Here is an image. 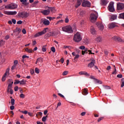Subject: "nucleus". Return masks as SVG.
<instances>
[{
    "mask_svg": "<svg viewBox=\"0 0 124 124\" xmlns=\"http://www.w3.org/2000/svg\"><path fill=\"white\" fill-rule=\"evenodd\" d=\"M45 8L46 10L41 11V13H42V14H43V15H45V16L49 15V14H50V11H51V12H54V11H55V8L54 7L46 6Z\"/></svg>",
    "mask_w": 124,
    "mask_h": 124,
    "instance_id": "obj_1",
    "label": "nucleus"
},
{
    "mask_svg": "<svg viewBox=\"0 0 124 124\" xmlns=\"http://www.w3.org/2000/svg\"><path fill=\"white\" fill-rule=\"evenodd\" d=\"M62 31L65 32H67L68 33H72V32H73L72 27L70 26H66L62 27Z\"/></svg>",
    "mask_w": 124,
    "mask_h": 124,
    "instance_id": "obj_2",
    "label": "nucleus"
},
{
    "mask_svg": "<svg viewBox=\"0 0 124 124\" xmlns=\"http://www.w3.org/2000/svg\"><path fill=\"white\" fill-rule=\"evenodd\" d=\"M74 40L75 42H80L82 40V37H81V34L79 32H78L76 34L74 35Z\"/></svg>",
    "mask_w": 124,
    "mask_h": 124,
    "instance_id": "obj_3",
    "label": "nucleus"
},
{
    "mask_svg": "<svg viewBox=\"0 0 124 124\" xmlns=\"http://www.w3.org/2000/svg\"><path fill=\"white\" fill-rule=\"evenodd\" d=\"M18 16L20 18H28L30 16V13L26 12H19L18 13Z\"/></svg>",
    "mask_w": 124,
    "mask_h": 124,
    "instance_id": "obj_4",
    "label": "nucleus"
},
{
    "mask_svg": "<svg viewBox=\"0 0 124 124\" xmlns=\"http://www.w3.org/2000/svg\"><path fill=\"white\" fill-rule=\"evenodd\" d=\"M46 30H48V28H45L43 31L37 33L35 35V37H38V36H40V35H43V34H45V33L47 32V31H46Z\"/></svg>",
    "mask_w": 124,
    "mask_h": 124,
    "instance_id": "obj_5",
    "label": "nucleus"
},
{
    "mask_svg": "<svg viewBox=\"0 0 124 124\" xmlns=\"http://www.w3.org/2000/svg\"><path fill=\"white\" fill-rule=\"evenodd\" d=\"M46 30H48V28H45L43 31L37 33L35 35V37H38V36H40V35H43V34H45V33L47 32V31H46Z\"/></svg>",
    "mask_w": 124,
    "mask_h": 124,
    "instance_id": "obj_6",
    "label": "nucleus"
},
{
    "mask_svg": "<svg viewBox=\"0 0 124 124\" xmlns=\"http://www.w3.org/2000/svg\"><path fill=\"white\" fill-rule=\"evenodd\" d=\"M91 21V22H94V21H96L97 19V14H92L90 16Z\"/></svg>",
    "mask_w": 124,
    "mask_h": 124,
    "instance_id": "obj_7",
    "label": "nucleus"
},
{
    "mask_svg": "<svg viewBox=\"0 0 124 124\" xmlns=\"http://www.w3.org/2000/svg\"><path fill=\"white\" fill-rule=\"evenodd\" d=\"M124 9V3L119 2L117 4V10H123Z\"/></svg>",
    "mask_w": 124,
    "mask_h": 124,
    "instance_id": "obj_8",
    "label": "nucleus"
},
{
    "mask_svg": "<svg viewBox=\"0 0 124 124\" xmlns=\"http://www.w3.org/2000/svg\"><path fill=\"white\" fill-rule=\"evenodd\" d=\"M4 14L6 15H16V14H17V12L5 11H4Z\"/></svg>",
    "mask_w": 124,
    "mask_h": 124,
    "instance_id": "obj_9",
    "label": "nucleus"
},
{
    "mask_svg": "<svg viewBox=\"0 0 124 124\" xmlns=\"http://www.w3.org/2000/svg\"><path fill=\"white\" fill-rule=\"evenodd\" d=\"M108 10L110 12H113V11H115V9H114V2H111L109 3V5L108 6Z\"/></svg>",
    "mask_w": 124,
    "mask_h": 124,
    "instance_id": "obj_10",
    "label": "nucleus"
},
{
    "mask_svg": "<svg viewBox=\"0 0 124 124\" xmlns=\"http://www.w3.org/2000/svg\"><path fill=\"white\" fill-rule=\"evenodd\" d=\"M91 61H92L88 65V67H89L90 68H92V67H93V66H94V63H95V60L91 59Z\"/></svg>",
    "mask_w": 124,
    "mask_h": 124,
    "instance_id": "obj_11",
    "label": "nucleus"
},
{
    "mask_svg": "<svg viewBox=\"0 0 124 124\" xmlns=\"http://www.w3.org/2000/svg\"><path fill=\"white\" fill-rule=\"evenodd\" d=\"M82 6L84 7H90L91 3L89 1H84L82 2Z\"/></svg>",
    "mask_w": 124,
    "mask_h": 124,
    "instance_id": "obj_12",
    "label": "nucleus"
},
{
    "mask_svg": "<svg viewBox=\"0 0 124 124\" xmlns=\"http://www.w3.org/2000/svg\"><path fill=\"white\" fill-rule=\"evenodd\" d=\"M11 82V83H9L8 88H7V92L8 93H9V90H12L11 88H12V85H13V80L12 79H9L8 82Z\"/></svg>",
    "mask_w": 124,
    "mask_h": 124,
    "instance_id": "obj_13",
    "label": "nucleus"
},
{
    "mask_svg": "<svg viewBox=\"0 0 124 124\" xmlns=\"http://www.w3.org/2000/svg\"><path fill=\"white\" fill-rule=\"evenodd\" d=\"M10 7L11 10L16 9L18 7V5L15 3H11L10 4Z\"/></svg>",
    "mask_w": 124,
    "mask_h": 124,
    "instance_id": "obj_14",
    "label": "nucleus"
},
{
    "mask_svg": "<svg viewBox=\"0 0 124 124\" xmlns=\"http://www.w3.org/2000/svg\"><path fill=\"white\" fill-rule=\"evenodd\" d=\"M97 27L98 28L99 30L100 31H103V29H104V26L102 23L99 22L96 24Z\"/></svg>",
    "mask_w": 124,
    "mask_h": 124,
    "instance_id": "obj_15",
    "label": "nucleus"
},
{
    "mask_svg": "<svg viewBox=\"0 0 124 124\" xmlns=\"http://www.w3.org/2000/svg\"><path fill=\"white\" fill-rule=\"evenodd\" d=\"M8 74L9 75V68H7L6 70V73L4 74V76H3L2 78V81H5V78L6 77V76Z\"/></svg>",
    "mask_w": 124,
    "mask_h": 124,
    "instance_id": "obj_16",
    "label": "nucleus"
},
{
    "mask_svg": "<svg viewBox=\"0 0 124 124\" xmlns=\"http://www.w3.org/2000/svg\"><path fill=\"white\" fill-rule=\"evenodd\" d=\"M116 27H118L116 23L112 22L108 24L109 29H114V28H116Z\"/></svg>",
    "mask_w": 124,
    "mask_h": 124,
    "instance_id": "obj_17",
    "label": "nucleus"
},
{
    "mask_svg": "<svg viewBox=\"0 0 124 124\" xmlns=\"http://www.w3.org/2000/svg\"><path fill=\"white\" fill-rule=\"evenodd\" d=\"M43 23L45 26H49L50 24V21L47 19H45L43 21Z\"/></svg>",
    "mask_w": 124,
    "mask_h": 124,
    "instance_id": "obj_18",
    "label": "nucleus"
},
{
    "mask_svg": "<svg viewBox=\"0 0 124 124\" xmlns=\"http://www.w3.org/2000/svg\"><path fill=\"white\" fill-rule=\"evenodd\" d=\"M82 3V0H77V3L76 5V8H78L80 5H81V4Z\"/></svg>",
    "mask_w": 124,
    "mask_h": 124,
    "instance_id": "obj_19",
    "label": "nucleus"
},
{
    "mask_svg": "<svg viewBox=\"0 0 124 124\" xmlns=\"http://www.w3.org/2000/svg\"><path fill=\"white\" fill-rule=\"evenodd\" d=\"M20 1L22 2V4H24L25 6H28L30 3L27 2V0H20Z\"/></svg>",
    "mask_w": 124,
    "mask_h": 124,
    "instance_id": "obj_20",
    "label": "nucleus"
},
{
    "mask_svg": "<svg viewBox=\"0 0 124 124\" xmlns=\"http://www.w3.org/2000/svg\"><path fill=\"white\" fill-rule=\"evenodd\" d=\"M79 74H80V75H85L86 76H90V75L88 73H87V72H85V71L79 72Z\"/></svg>",
    "mask_w": 124,
    "mask_h": 124,
    "instance_id": "obj_21",
    "label": "nucleus"
},
{
    "mask_svg": "<svg viewBox=\"0 0 124 124\" xmlns=\"http://www.w3.org/2000/svg\"><path fill=\"white\" fill-rule=\"evenodd\" d=\"M56 35V34L54 31H50L48 34H47V36L48 37H50V36H55Z\"/></svg>",
    "mask_w": 124,
    "mask_h": 124,
    "instance_id": "obj_22",
    "label": "nucleus"
},
{
    "mask_svg": "<svg viewBox=\"0 0 124 124\" xmlns=\"http://www.w3.org/2000/svg\"><path fill=\"white\" fill-rule=\"evenodd\" d=\"M82 94H83V95H87V94H88V93H88V89L86 88H84L83 91H82Z\"/></svg>",
    "mask_w": 124,
    "mask_h": 124,
    "instance_id": "obj_23",
    "label": "nucleus"
},
{
    "mask_svg": "<svg viewBox=\"0 0 124 124\" xmlns=\"http://www.w3.org/2000/svg\"><path fill=\"white\" fill-rule=\"evenodd\" d=\"M114 40H115V41H119V42H122V39L119 37L114 36Z\"/></svg>",
    "mask_w": 124,
    "mask_h": 124,
    "instance_id": "obj_24",
    "label": "nucleus"
},
{
    "mask_svg": "<svg viewBox=\"0 0 124 124\" xmlns=\"http://www.w3.org/2000/svg\"><path fill=\"white\" fill-rule=\"evenodd\" d=\"M95 41L97 42H101L102 41V38L101 36H98L96 39Z\"/></svg>",
    "mask_w": 124,
    "mask_h": 124,
    "instance_id": "obj_25",
    "label": "nucleus"
},
{
    "mask_svg": "<svg viewBox=\"0 0 124 124\" xmlns=\"http://www.w3.org/2000/svg\"><path fill=\"white\" fill-rule=\"evenodd\" d=\"M91 32L92 34H95V32H96V31H95L93 27L91 28Z\"/></svg>",
    "mask_w": 124,
    "mask_h": 124,
    "instance_id": "obj_26",
    "label": "nucleus"
},
{
    "mask_svg": "<svg viewBox=\"0 0 124 124\" xmlns=\"http://www.w3.org/2000/svg\"><path fill=\"white\" fill-rule=\"evenodd\" d=\"M88 52H89V50L88 49V48H85L84 51V50L82 51V55H85V54H88Z\"/></svg>",
    "mask_w": 124,
    "mask_h": 124,
    "instance_id": "obj_27",
    "label": "nucleus"
},
{
    "mask_svg": "<svg viewBox=\"0 0 124 124\" xmlns=\"http://www.w3.org/2000/svg\"><path fill=\"white\" fill-rule=\"evenodd\" d=\"M118 17L119 19H123L124 20V13L120 14Z\"/></svg>",
    "mask_w": 124,
    "mask_h": 124,
    "instance_id": "obj_28",
    "label": "nucleus"
},
{
    "mask_svg": "<svg viewBox=\"0 0 124 124\" xmlns=\"http://www.w3.org/2000/svg\"><path fill=\"white\" fill-rule=\"evenodd\" d=\"M42 50L43 52H46L47 51V45L43 46Z\"/></svg>",
    "mask_w": 124,
    "mask_h": 124,
    "instance_id": "obj_29",
    "label": "nucleus"
},
{
    "mask_svg": "<svg viewBox=\"0 0 124 124\" xmlns=\"http://www.w3.org/2000/svg\"><path fill=\"white\" fill-rule=\"evenodd\" d=\"M26 81L25 79H22V80L20 81L19 84L20 85H25Z\"/></svg>",
    "mask_w": 124,
    "mask_h": 124,
    "instance_id": "obj_30",
    "label": "nucleus"
},
{
    "mask_svg": "<svg viewBox=\"0 0 124 124\" xmlns=\"http://www.w3.org/2000/svg\"><path fill=\"white\" fill-rule=\"evenodd\" d=\"M116 19H117V15H113L111 16L110 18L111 21H114V20H116Z\"/></svg>",
    "mask_w": 124,
    "mask_h": 124,
    "instance_id": "obj_31",
    "label": "nucleus"
},
{
    "mask_svg": "<svg viewBox=\"0 0 124 124\" xmlns=\"http://www.w3.org/2000/svg\"><path fill=\"white\" fill-rule=\"evenodd\" d=\"M121 88H124V78H122L121 79Z\"/></svg>",
    "mask_w": 124,
    "mask_h": 124,
    "instance_id": "obj_32",
    "label": "nucleus"
},
{
    "mask_svg": "<svg viewBox=\"0 0 124 124\" xmlns=\"http://www.w3.org/2000/svg\"><path fill=\"white\" fill-rule=\"evenodd\" d=\"M5 43V42L3 41V40H1L0 41V47H1V46H3Z\"/></svg>",
    "mask_w": 124,
    "mask_h": 124,
    "instance_id": "obj_33",
    "label": "nucleus"
},
{
    "mask_svg": "<svg viewBox=\"0 0 124 124\" xmlns=\"http://www.w3.org/2000/svg\"><path fill=\"white\" fill-rule=\"evenodd\" d=\"M101 1L103 5H106V4L108 3V2H107V0H101Z\"/></svg>",
    "mask_w": 124,
    "mask_h": 124,
    "instance_id": "obj_34",
    "label": "nucleus"
},
{
    "mask_svg": "<svg viewBox=\"0 0 124 124\" xmlns=\"http://www.w3.org/2000/svg\"><path fill=\"white\" fill-rule=\"evenodd\" d=\"M22 30L20 29V28L16 27L15 31H14V32H15V31H18V32H21V31Z\"/></svg>",
    "mask_w": 124,
    "mask_h": 124,
    "instance_id": "obj_35",
    "label": "nucleus"
},
{
    "mask_svg": "<svg viewBox=\"0 0 124 124\" xmlns=\"http://www.w3.org/2000/svg\"><path fill=\"white\" fill-rule=\"evenodd\" d=\"M48 117V115H46V116H44L42 118V122H46V120H47V117Z\"/></svg>",
    "mask_w": 124,
    "mask_h": 124,
    "instance_id": "obj_36",
    "label": "nucleus"
},
{
    "mask_svg": "<svg viewBox=\"0 0 124 124\" xmlns=\"http://www.w3.org/2000/svg\"><path fill=\"white\" fill-rule=\"evenodd\" d=\"M37 62L42 63L43 62V60L42 59V58H39L37 59Z\"/></svg>",
    "mask_w": 124,
    "mask_h": 124,
    "instance_id": "obj_37",
    "label": "nucleus"
},
{
    "mask_svg": "<svg viewBox=\"0 0 124 124\" xmlns=\"http://www.w3.org/2000/svg\"><path fill=\"white\" fill-rule=\"evenodd\" d=\"M35 72L37 74H39V72H40L39 69H38V68H35Z\"/></svg>",
    "mask_w": 124,
    "mask_h": 124,
    "instance_id": "obj_38",
    "label": "nucleus"
},
{
    "mask_svg": "<svg viewBox=\"0 0 124 124\" xmlns=\"http://www.w3.org/2000/svg\"><path fill=\"white\" fill-rule=\"evenodd\" d=\"M85 11H81L80 13V16H81V17H83V16H84V15H85Z\"/></svg>",
    "mask_w": 124,
    "mask_h": 124,
    "instance_id": "obj_39",
    "label": "nucleus"
},
{
    "mask_svg": "<svg viewBox=\"0 0 124 124\" xmlns=\"http://www.w3.org/2000/svg\"><path fill=\"white\" fill-rule=\"evenodd\" d=\"M64 22L66 23H69V19L68 18V16H66V17L65 18Z\"/></svg>",
    "mask_w": 124,
    "mask_h": 124,
    "instance_id": "obj_40",
    "label": "nucleus"
},
{
    "mask_svg": "<svg viewBox=\"0 0 124 124\" xmlns=\"http://www.w3.org/2000/svg\"><path fill=\"white\" fill-rule=\"evenodd\" d=\"M25 51H26V52H28V53H32V50L29 49L28 48H26L25 49Z\"/></svg>",
    "mask_w": 124,
    "mask_h": 124,
    "instance_id": "obj_41",
    "label": "nucleus"
},
{
    "mask_svg": "<svg viewBox=\"0 0 124 124\" xmlns=\"http://www.w3.org/2000/svg\"><path fill=\"white\" fill-rule=\"evenodd\" d=\"M95 82L96 83H98V84H102V81H100V80H99L98 79H95Z\"/></svg>",
    "mask_w": 124,
    "mask_h": 124,
    "instance_id": "obj_42",
    "label": "nucleus"
},
{
    "mask_svg": "<svg viewBox=\"0 0 124 124\" xmlns=\"http://www.w3.org/2000/svg\"><path fill=\"white\" fill-rule=\"evenodd\" d=\"M68 74V71H65L62 73L63 76H65V75H67Z\"/></svg>",
    "mask_w": 124,
    "mask_h": 124,
    "instance_id": "obj_43",
    "label": "nucleus"
},
{
    "mask_svg": "<svg viewBox=\"0 0 124 124\" xmlns=\"http://www.w3.org/2000/svg\"><path fill=\"white\" fill-rule=\"evenodd\" d=\"M11 103L12 105L15 104V100L14 99H12L11 100Z\"/></svg>",
    "mask_w": 124,
    "mask_h": 124,
    "instance_id": "obj_44",
    "label": "nucleus"
},
{
    "mask_svg": "<svg viewBox=\"0 0 124 124\" xmlns=\"http://www.w3.org/2000/svg\"><path fill=\"white\" fill-rule=\"evenodd\" d=\"M79 57H80L79 55L77 54L76 55V56L75 57L74 59V61H76V59H79Z\"/></svg>",
    "mask_w": 124,
    "mask_h": 124,
    "instance_id": "obj_45",
    "label": "nucleus"
},
{
    "mask_svg": "<svg viewBox=\"0 0 124 124\" xmlns=\"http://www.w3.org/2000/svg\"><path fill=\"white\" fill-rule=\"evenodd\" d=\"M51 50L53 53H55V52H56V48H55V47L54 46L51 47Z\"/></svg>",
    "mask_w": 124,
    "mask_h": 124,
    "instance_id": "obj_46",
    "label": "nucleus"
},
{
    "mask_svg": "<svg viewBox=\"0 0 124 124\" xmlns=\"http://www.w3.org/2000/svg\"><path fill=\"white\" fill-rule=\"evenodd\" d=\"M58 95H59V96H60L61 97H62V98H64V99H65V97H64V96H63V95L62 94V93H58Z\"/></svg>",
    "mask_w": 124,
    "mask_h": 124,
    "instance_id": "obj_47",
    "label": "nucleus"
},
{
    "mask_svg": "<svg viewBox=\"0 0 124 124\" xmlns=\"http://www.w3.org/2000/svg\"><path fill=\"white\" fill-rule=\"evenodd\" d=\"M5 8H6V9H10V4H9L8 5H6L5 6Z\"/></svg>",
    "mask_w": 124,
    "mask_h": 124,
    "instance_id": "obj_48",
    "label": "nucleus"
},
{
    "mask_svg": "<svg viewBox=\"0 0 124 124\" xmlns=\"http://www.w3.org/2000/svg\"><path fill=\"white\" fill-rule=\"evenodd\" d=\"M104 88L105 90H110V86H104Z\"/></svg>",
    "mask_w": 124,
    "mask_h": 124,
    "instance_id": "obj_49",
    "label": "nucleus"
},
{
    "mask_svg": "<svg viewBox=\"0 0 124 124\" xmlns=\"http://www.w3.org/2000/svg\"><path fill=\"white\" fill-rule=\"evenodd\" d=\"M17 64H18V61L16 60L14 62V65H15L16 66H17Z\"/></svg>",
    "mask_w": 124,
    "mask_h": 124,
    "instance_id": "obj_50",
    "label": "nucleus"
},
{
    "mask_svg": "<svg viewBox=\"0 0 124 124\" xmlns=\"http://www.w3.org/2000/svg\"><path fill=\"white\" fill-rule=\"evenodd\" d=\"M15 85L16 84H20V80H15L14 82Z\"/></svg>",
    "mask_w": 124,
    "mask_h": 124,
    "instance_id": "obj_51",
    "label": "nucleus"
},
{
    "mask_svg": "<svg viewBox=\"0 0 124 124\" xmlns=\"http://www.w3.org/2000/svg\"><path fill=\"white\" fill-rule=\"evenodd\" d=\"M47 19H49L50 21H51V20H54V19H56V17H47Z\"/></svg>",
    "mask_w": 124,
    "mask_h": 124,
    "instance_id": "obj_52",
    "label": "nucleus"
},
{
    "mask_svg": "<svg viewBox=\"0 0 124 124\" xmlns=\"http://www.w3.org/2000/svg\"><path fill=\"white\" fill-rule=\"evenodd\" d=\"M79 48L81 50H85V48H86V47H85V46H79Z\"/></svg>",
    "mask_w": 124,
    "mask_h": 124,
    "instance_id": "obj_53",
    "label": "nucleus"
},
{
    "mask_svg": "<svg viewBox=\"0 0 124 124\" xmlns=\"http://www.w3.org/2000/svg\"><path fill=\"white\" fill-rule=\"evenodd\" d=\"M19 96L21 98H25V94H24L23 93L20 94Z\"/></svg>",
    "mask_w": 124,
    "mask_h": 124,
    "instance_id": "obj_54",
    "label": "nucleus"
},
{
    "mask_svg": "<svg viewBox=\"0 0 124 124\" xmlns=\"http://www.w3.org/2000/svg\"><path fill=\"white\" fill-rule=\"evenodd\" d=\"M22 33H23V34H26V33H27V31H26V29H23L22 30Z\"/></svg>",
    "mask_w": 124,
    "mask_h": 124,
    "instance_id": "obj_55",
    "label": "nucleus"
},
{
    "mask_svg": "<svg viewBox=\"0 0 124 124\" xmlns=\"http://www.w3.org/2000/svg\"><path fill=\"white\" fill-rule=\"evenodd\" d=\"M117 78H123V75L122 74H119L117 76Z\"/></svg>",
    "mask_w": 124,
    "mask_h": 124,
    "instance_id": "obj_56",
    "label": "nucleus"
},
{
    "mask_svg": "<svg viewBox=\"0 0 124 124\" xmlns=\"http://www.w3.org/2000/svg\"><path fill=\"white\" fill-rule=\"evenodd\" d=\"M21 113H23V114H24L25 115H27L28 112L27 110H25V111H22Z\"/></svg>",
    "mask_w": 124,
    "mask_h": 124,
    "instance_id": "obj_57",
    "label": "nucleus"
},
{
    "mask_svg": "<svg viewBox=\"0 0 124 124\" xmlns=\"http://www.w3.org/2000/svg\"><path fill=\"white\" fill-rule=\"evenodd\" d=\"M22 23H23V21H22L21 20H19V21L17 22V25H21V24Z\"/></svg>",
    "mask_w": 124,
    "mask_h": 124,
    "instance_id": "obj_58",
    "label": "nucleus"
},
{
    "mask_svg": "<svg viewBox=\"0 0 124 124\" xmlns=\"http://www.w3.org/2000/svg\"><path fill=\"white\" fill-rule=\"evenodd\" d=\"M12 23H13L14 24V25H15V24H16V20H15V19H12Z\"/></svg>",
    "mask_w": 124,
    "mask_h": 124,
    "instance_id": "obj_59",
    "label": "nucleus"
},
{
    "mask_svg": "<svg viewBox=\"0 0 124 124\" xmlns=\"http://www.w3.org/2000/svg\"><path fill=\"white\" fill-rule=\"evenodd\" d=\"M18 86H16L14 88L15 92H18Z\"/></svg>",
    "mask_w": 124,
    "mask_h": 124,
    "instance_id": "obj_60",
    "label": "nucleus"
},
{
    "mask_svg": "<svg viewBox=\"0 0 124 124\" xmlns=\"http://www.w3.org/2000/svg\"><path fill=\"white\" fill-rule=\"evenodd\" d=\"M26 58H27V59H29V58L30 57L27 55H23L22 56V59H26Z\"/></svg>",
    "mask_w": 124,
    "mask_h": 124,
    "instance_id": "obj_61",
    "label": "nucleus"
},
{
    "mask_svg": "<svg viewBox=\"0 0 124 124\" xmlns=\"http://www.w3.org/2000/svg\"><path fill=\"white\" fill-rule=\"evenodd\" d=\"M10 108L11 110H14L15 107L14 106H11Z\"/></svg>",
    "mask_w": 124,
    "mask_h": 124,
    "instance_id": "obj_62",
    "label": "nucleus"
},
{
    "mask_svg": "<svg viewBox=\"0 0 124 124\" xmlns=\"http://www.w3.org/2000/svg\"><path fill=\"white\" fill-rule=\"evenodd\" d=\"M59 24H62V23H63V20L62 19L58 21Z\"/></svg>",
    "mask_w": 124,
    "mask_h": 124,
    "instance_id": "obj_63",
    "label": "nucleus"
},
{
    "mask_svg": "<svg viewBox=\"0 0 124 124\" xmlns=\"http://www.w3.org/2000/svg\"><path fill=\"white\" fill-rule=\"evenodd\" d=\"M104 53H105V54H106L107 56V55H108V54H109V52H108V51L107 50H105Z\"/></svg>",
    "mask_w": 124,
    "mask_h": 124,
    "instance_id": "obj_64",
    "label": "nucleus"
}]
</instances>
